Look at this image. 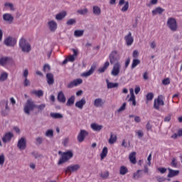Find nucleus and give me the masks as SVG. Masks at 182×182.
I'll return each instance as SVG.
<instances>
[{
  "label": "nucleus",
  "mask_w": 182,
  "mask_h": 182,
  "mask_svg": "<svg viewBox=\"0 0 182 182\" xmlns=\"http://www.w3.org/2000/svg\"><path fill=\"white\" fill-rule=\"evenodd\" d=\"M19 48L21 49V50L24 53H29L31 50H32V47L31 46V44L26 41V39L22 38L19 40Z\"/></svg>",
  "instance_id": "f257e3e1"
},
{
  "label": "nucleus",
  "mask_w": 182,
  "mask_h": 182,
  "mask_svg": "<svg viewBox=\"0 0 182 182\" xmlns=\"http://www.w3.org/2000/svg\"><path fill=\"white\" fill-rule=\"evenodd\" d=\"M36 109V105H35V102L32 100V99H29L26 101L24 107L23 112L26 114H31V112H33Z\"/></svg>",
  "instance_id": "f03ea898"
},
{
  "label": "nucleus",
  "mask_w": 182,
  "mask_h": 182,
  "mask_svg": "<svg viewBox=\"0 0 182 182\" xmlns=\"http://www.w3.org/2000/svg\"><path fill=\"white\" fill-rule=\"evenodd\" d=\"M167 27L172 32H176L178 28L177 26V20L173 17H170L168 18L166 22Z\"/></svg>",
  "instance_id": "7ed1b4c3"
},
{
  "label": "nucleus",
  "mask_w": 182,
  "mask_h": 182,
  "mask_svg": "<svg viewBox=\"0 0 182 182\" xmlns=\"http://www.w3.org/2000/svg\"><path fill=\"white\" fill-rule=\"evenodd\" d=\"M72 157H73V151H68L66 152H64L61 158L60 159L59 161H58V164H63V163H66V161H68V160L72 159Z\"/></svg>",
  "instance_id": "20e7f679"
},
{
  "label": "nucleus",
  "mask_w": 182,
  "mask_h": 182,
  "mask_svg": "<svg viewBox=\"0 0 182 182\" xmlns=\"http://www.w3.org/2000/svg\"><path fill=\"white\" fill-rule=\"evenodd\" d=\"M109 60L111 65H113V63H119L120 56L119 55V53H117V51L112 50L109 55Z\"/></svg>",
  "instance_id": "39448f33"
},
{
  "label": "nucleus",
  "mask_w": 182,
  "mask_h": 182,
  "mask_svg": "<svg viewBox=\"0 0 182 182\" xmlns=\"http://www.w3.org/2000/svg\"><path fill=\"white\" fill-rule=\"evenodd\" d=\"M17 40L15 38V37L9 36L6 38L4 41V45L6 46H9L10 48H14L16 45Z\"/></svg>",
  "instance_id": "423d86ee"
},
{
  "label": "nucleus",
  "mask_w": 182,
  "mask_h": 182,
  "mask_svg": "<svg viewBox=\"0 0 182 182\" xmlns=\"http://www.w3.org/2000/svg\"><path fill=\"white\" fill-rule=\"evenodd\" d=\"M160 106H164L163 95L158 96L157 99L154 100V107L156 110H160Z\"/></svg>",
  "instance_id": "0eeeda50"
},
{
  "label": "nucleus",
  "mask_w": 182,
  "mask_h": 182,
  "mask_svg": "<svg viewBox=\"0 0 182 182\" xmlns=\"http://www.w3.org/2000/svg\"><path fill=\"white\" fill-rule=\"evenodd\" d=\"M80 169V166L79 164L70 165L67 166L65 169V172L68 174H72V173H75L77 170Z\"/></svg>",
  "instance_id": "6e6552de"
},
{
  "label": "nucleus",
  "mask_w": 182,
  "mask_h": 182,
  "mask_svg": "<svg viewBox=\"0 0 182 182\" xmlns=\"http://www.w3.org/2000/svg\"><path fill=\"white\" fill-rule=\"evenodd\" d=\"M120 70H122V65L120 63H116L112 68L111 71L112 76L116 77L118 75H120Z\"/></svg>",
  "instance_id": "1a4fd4ad"
},
{
  "label": "nucleus",
  "mask_w": 182,
  "mask_h": 182,
  "mask_svg": "<svg viewBox=\"0 0 182 182\" xmlns=\"http://www.w3.org/2000/svg\"><path fill=\"white\" fill-rule=\"evenodd\" d=\"M14 19H15L14 15L10 13H5L3 14V21L9 25H11V23H14Z\"/></svg>",
  "instance_id": "9d476101"
},
{
  "label": "nucleus",
  "mask_w": 182,
  "mask_h": 182,
  "mask_svg": "<svg viewBox=\"0 0 182 182\" xmlns=\"http://www.w3.org/2000/svg\"><path fill=\"white\" fill-rule=\"evenodd\" d=\"M89 136V132L85 129H81L77 136V141L79 143H82V141H85V138Z\"/></svg>",
  "instance_id": "9b49d317"
},
{
  "label": "nucleus",
  "mask_w": 182,
  "mask_h": 182,
  "mask_svg": "<svg viewBox=\"0 0 182 182\" xmlns=\"http://www.w3.org/2000/svg\"><path fill=\"white\" fill-rule=\"evenodd\" d=\"M83 83V80L78 78L71 81L69 84H68L67 87L68 89H72L76 86H79V85H82Z\"/></svg>",
  "instance_id": "f8f14e48"
},
{
  "label": "nucleus",
  "mask_w": 182,
  "mask_h": 182,
  "mask_svg": "<svg viewBox=\"0 0 182 182\" xmlns=\"http://www.w3.org/2000/svg\"><path fill=\"white\" fill-rule=\"evenodd\" d=\"M124 39L126 42L127 46H132L134 42V38L132 36V32H129L128 34L124 36Z\"/></svg>",
  "instance_id": "ddd939ff"
},
{
  "label": "nucleus",
  "mask_w": 182,
  "mask_h": 182,
  "mask_svg": "<svg viewBox=\"0 0 182 182\" xmlns=\"http://www.w3.org/2000/svg\"><path fill=\"white\" fill-rule=\"evenodd\" d=\"M95 70H96V65H92L88 71L84 72L81 74V77H89V76H92V73H95Z\"/></svg>",
  "instance_id": "4468645a"
},
{
  "label": "nucleus",
  "mask_w": 182,
  "mask_h": 182,
  "mask_svg": "<svg viewBox=\"0 0 182 182\" xmlns=\"http://www.w3.org/2000/svg\"><path fill=\"white\" fill-rule=\"evenodd\" d=\"M17 147L19 150H25V149H26V139H25V137H21L18 140Z\"/></svg>",
  "instance_id": "2eb2a0df"
},
{
  "label": "nucleus",
  "mask_w": 182,
  "mask_h": 182,
  "mask_svg": "<svg viewBox=\"0 0 182 182\" xmlns=\"http://www.w3.org/2000/svg\"><path fill=\"white\" fill-rule=\"evenodd\" d=\"M49 30L51 32H55V31H56V29H58V23H56V21L51 20L50 21L48 22L47 23Z\"/></svg>",
  "instance_id": "dca6fc26"
},
{
  "label": "nucleus",
  "mask_w": 182,
  "mask_h": 182,
  "mask_svg": "<svg viewBox=\"0 0 182 182\" xmlns=\"http://www.w3.org/2000/svg\"><path fill=\"white\" fill-rule=\"evenodd\" d=\"M12 137H14V134L11 132H7L4 134V136L1 138L3 143H9L11 140H12Z\"/></svg>",
  "instance_id": "f3484780"
},
{
  "label": "nucleus",
  "mask_w": 182,
  "mask_h": 182,
  "mask_svg": "<svg viewBox=\"0 0 182 182\" xmlns=\"http://www.w3.org/2000/svg\"><path fill=\"white\" fill-rule=\"evenodd\" d=\"M106 103L105 100H103L102 98H96L94 100V106L95 107H102Z\"/></svg>",
  "instance_id": "a211bd4d"
},
{
  "label": "nucleus",
  "mask_w": 182,
  "mask_h": 182,
  "mask_svg": "<svg viewBox=\"0 0 182 182\" xmlns=\"http://www.w3.org/2000/svg\"><path fill=\"white\" fill-rule=\"evenodd\" d=\"M86 105V100L85 98L81 99L80 100L75 102V107H77L80 110L83 109V106Z\"/></svg>",
  "instance_id": "6ab92c4d"
},
{
  "label": "nucleus",
  "mask_w": 182,
  "mask_h": 182,
  "mask_svg": "<svg viewBox=\"0 0 182 182\" xmlns=\"http://www.w3.org/2000/svg\"><path fill=\"white\" fill-rule=\"evenodd\" d=\"M46 79L48 85H52L55 83V78H53V74L52 73H47L46 74Z\"/></svg>",
  "instance_id": "aec40b11"
},
{
  "label": "nucleus",
  "mask_w": 182,
  "mask_h": 182,
  "mask_svg": "<svg viewBox=\"0 0 182 182\" xmlns=\"http://www.w3.org/2000/svg\"><path fill=\"white\" fill-rule=\"evenodd\" d=\"M57 99L60 103L66 102V97H65V94H63V92L62 91L58 92Z\"/></svg>",
  "instance_id": "412c9836"
},
{
  "label": "nucleus",
  "mask_w": 182,
  "mask_h": 182,
  "mask_svg": "<svg viewBox=\"0 0 182 182\" xmlns=\"http://www.w3.org/2000/svg\"><path fill=\"white\" fill-rule=\"evenodd\" d=\"M169 173L168 174V177L169 178H171L173 177H176V176H178V174H180V171H176V170H173L171 168H168Z\"/></svg>",
  "instance_id": "4be33fe9"
},
{
  "label": "nucleus",
  "mask_w": 182,
  "mask_h": 182,
  "mask_svg": "<svg viewBox=\"0 0 182 182\" xmlns=\"http://www.w3.org/2000/svg\"><path fill=\"white\" fill-rule=\"evenodd\" d=\"M90 127L94 132H100L103 129V125H99L96 123H92Z\"/></svg>",
  "instance_id": "5701e85b"
},
{
  "label": "nucleus",
  "mask_w": 182,
  "mask_h": 182,
  "mask_svg": "<svg viewBox=\"0 0 182 182\" xmlns=\"http://www.w3.org/2000/svg\"><path fill=\"white\" fill-rule=\"evenodd\" d=\"M106 83H107V89H113L114 87H119V83L111 82L110 81H109L108 79L106 80Z\"/></svg>",
  "instance_id": "b1692460"
},
{
  "label": "nucleus",
  "mask_w": 182,
  "mask_h": 182,
  "mask_svg": "<svg viewBox=\"0 0 182 182\" xmlns=\"http://www.w3.org/2000/svg\"><path fill=\"white\" fill-rule=\"evenodd\" d=\"M92 12L95 15V16H100L102 14V9L98 6H93Z\"/></svg>",
  "instance_id": "393cba45"
},
{
  "label": "nucleus",
  "mask_w": 182,
  "mask_h": 182,
  "mask_svg": "<svg viewBox=\"0 0 182 182\" xmlns=\"http://www.w3.org/2000/svg\"><path fill=\"white\" fill-rule=\"evenodd\" d=\"M109 66H110V63H109V61H106L103 67H101L98 69L99 73H104V72L106 71V69H107Z\"/></svg>",
  "instance_id": "a878e982"
},
{
  "label": "nucleus",
  "mask_w": 182,
  "mask_h": 182,
  "mask_svg": "<svg viewBox=\"0 0 182 182\" xmlns=\"http://www.w3.org/2000/svg\"><path fill=\"white\" fill-rule=\"evenodd\" d=\"M143 177V173H141V170H137L136 172L133 173L134 180H139V178H141Z\"/></svg>",
  "instance_id": "bb28decb"
},
{
  "label": "nucleus",
  "mask_w": 182,
  "mask_h": 182,
  "mask_svg": "<svg viewBox=\"0 0 182 182\" xmlns=\"http://www.w3.org/2000/svg\"><path fill=\"white\" fill-rule=\"evenodd\" d=\"M50 116L52 119H63V114L59 112H50Z\"/></svg>",
  "instance_id": "cd10ccee"
},
{
  "label": "nucleus",
  "mask_w": 182,
  "mask_h": 182,
  "mask_svg": "<svg viewBox=\"0 0 182 182\" xmlns=\"http://www.w3.org/2000/svg\"><path fill=\"white\" fill-rule=\"evenodd\" d=\"M31 95H35V96H37V97H42V96H43V91L42 90H33L31 91Z\"/></svg>",
  "instance_id": "c85d7f7f"
},
{
  "label": "nucleus",
  "mask_w": 182,
  "mask_h": 182,
  "mask_svg": "<svg viewBox=\"0 0 182 182\" xmlns=\"http://www.w3.org/2000/svg\"><path fill=\"white\" fill-rule=\"evenodd\" d=\"M66 15H68V13L66 11H63L55 15V19L57 21H62V19L65 18Z\"/></svg>",
  "instance_id": "c756f323"
},
{
  "label": "nucleus",
  "mask_w": 182,
  "mask_h": 182,
  "mask_svg": "<svg viewBox=\"0 0 182 182\" xmlns=\"http://www.w3.org/2000/svg\"><path fill=\"white\" fill-rule=\"evenodd\" d=\"M129 159L130 163H132V164H136V163H137V161L136 160V152H132L129 154Z\"/></svg>",
  "instance_id": "7c9ffc66"
},
{
  "label": "nucleus",
  "mask_w": 182,
  "mask_h": 182,
  "mask_svg": "<svg viewBox=\"0 0 182 182\" xmlns=\"http://www.w3.org/2000/svg\"><path fill=\"white\" fill-rule=\"evenodd\" d=\"M164 12V9L161 7H156L155 9L152 10V14L157 15L159 14V15H161Z\"/></svg>",
  "instance_id": "2f4dec72"
},
{
  "label": "nucleus",
  "mask_w": 182,
  "mask_h": 182,
  "mask_svg": "<svg viewBox=\"0 0 182 182\" xmlns=\"http://www.w3.org/2000/svg\"><path fill=\"white\" fill-rule=\"evenodd\" d=\"M11 60V58L9 57H1L0 58V65L1 66H5L6 63H8V61Z\"/></svg>",
  "instance_id": "473e14b6"
},
{
  "label": "nucleus",
  "mask_w": 182,
  "mask_h": 182,
  "mask_svg": "<svg viewBox=\"0 0 182 182\" xmlns=\"http://www.w3.org/2000/svg\"><path fill=\"white\" fill-rule=\"evenodd\" d=\"M116 141H117V136L111 132L108 142L109 143V144H114Z\"/></svg>",
  "instance_id": "72a5a7b5"
},
{
  "label": "nucleus",
  "mask_w": 182,
  "mask_h": 182,
  "mask_svg": "<svg viewBox=\"0 0 182 182\" xmlns=\"http://www.w3.org/2000/svg\"><path fill=\"white\" fill-rule=\"evenodd\" d=\"M11 112V108L9 107H6L5 108H1V116H8Z\"/></svg>",
  "instance_id": "f704fd0d"
},
{
  "label": "nucleus",
  "mask_w": 182,
  "mask_h": 182,
  "mask_svg": "<svg viewBox=\"0 0 182 182\" xmlns=\"http://www.w3.org/2000/svg\"><path fill=\"white\" fill-rule=\"evenodd\" d=\"M127 173H129L127 167L122 166L119 168V174H121V176H124L125 174H127Z\"/></svg>",
  "instance_id": "c9c22d12"
},
{
  "label": "nucleus",
  "mask_w": 182,
  "mask_h": 182,
  "mask_svg": "<svg viewBox=\"0 0 182 182\" xmlns=\"http://www.w3.org/2000/svg\"><path fill=\"white\" fill-rule=\"evenodd\" d=\"M83 33H85V30H75L74 31V36L76 38H80V36H83Z\"/></svg>",
  "instance_id": "e433bc0d"
},
{
  "label": "nucleus",
  "mask_w": 182,
  "mask_h": 182,
  "mask_svg": "<svg viewBox=\"0 0 182 182\" xmlns=\"http://www.w3.org/2000/svg\"><path fill=\"white\" fill-rule=\"evenodd\" d=\"M4 6H5V8H9L10 11H11L12 12H14L15 11V6H14V4L11 3V2L5 3Z\"/></svg>",
  "instance_id": "4c0bfd02"
},
{
  "label": "nucleus",
  "mask_w": 182,
  "mask_h": 182,
  "mask_svg": "<svg viewBox=\"0 0 182 182\" xmlns=\"http://www.w3.org/2000/svg\"><path fill=\"white\" fill-rule=\"evenodd\" d=\"M8 103H9L8 100H2L0 102V107H1V109L9 107V106L8 105Z\"/></svg>",
  "instance_id": "58836bf2"
},
{
  "label": "nucleus",
  "mask_w": 182,
  "mask_h": 182,
  "mask_svg": "<svg viewBox=\"0 0 182 182\" xmlns=\"http://www.w3.org/2000/svg\"><path fill=\"white\" fill-rule=\"evenodd\" d=\"M107 147H104L100 154L101 160H103L107 156Z\"/></svg>",
  "instance_id": "ea45409f"
},
{
  "label": "nucleus",
  "mask_w": 182,
  "mask_h": 182,
  "mask_svg": "<svg viewBox=\"0 0 182 182\" xmlns=\"http://www.w3.org/2000/svg\"><path fill=\"white\" fill-rule=\"evenodd\" d=\"M137 65H140V60L139 59H134L132 64V69H134Z\"/></svg>",
  "instance_id": "a19ab883"
},
{
  "label": "nucleus",
  "mask_w": 182,
  "mask_h": 182,
  "mask_svg": "<svg viewBox=\"0 0 182 182\" xmlns=\"http://www.w3.org/2000/svg\"><path fill=\"white\" fill-rule=\"evenodd\" d=\"M75 103V96H71L67 102V105L68 106H72Z\"/></svg>",
  "instance_id": "79ce46f5"
},
{
  "label": "nucleus",
  "mask_w": 182,
  "mask_h": 182,
  "mask_svg": "<svg viewBox=\"0 0 182 182\" xmlns=\"http://www.w3.org/2000/svg\"><path fill=\"white\" fill-rule=\"evenodd\" d=\"M45 107H46V104L36 105V108L38 109V112H42L43 110H45Z\"/></svg>",
  "instance_id": "37998d69"
},
{
  "label": "nucleus",
  "mask_w": 182,
  "mask_h": 182,
  "mask_svg": "<svg viewBox=\"0 0 182 182\" xmlns=\"http://www.w3.org/2000/svg\"><path fill=\"white\" fill-rule=\"evenodd\" d=\"M8 79V74L6 73H1L0 76V80L1 82H5Z\"/></svg>",
  "instance_id": "c03bdc74"
},
{
  "label": "nucleus",
  "mask_w": 182,
  "mask_h": 182,
  "mask_svg": "<svg viewBox=\"0 0 182 182\" xmlns=\"http://www.w3.org/2000/svg\"><path fill=\"white\" fill-rule=\"evenodd\" d=\"M77 14H80V15H86L89 12V10L87 9H80L77 11Z\"/></svg>",
  "instance_id": "a18cd8bd"
},
{
  "label": "nucleus",
  "mask_w": 182,
  "mask_h": 182,
  "mask_svg": "<svg viewBox=\"0 0 182 182\" xmlns=\"http://www.w3.org/2000/svg\"><path fill=\"white\" fill-rule=\"evenodd\" d=\"M109 171H106V172H104V173H100V176L103 178L104 180H106V178H109Z\"/></svg>",
  "instance_id": "49530a36"
},
{
  "label": "nucleus",
  "mask_w": 182,
  "mask_h": 182,
  "mask_svg": "<svg viewBox=\"0 0 182 182\" xmlns=\"http://www.w3.org/2000/svg\"><path fill=\"white\" fill-rule=\"evenodd\" d=\"M152 99H154V94H153V92H149L146 95V100L148 102H150V101H151Z\"/></svg>",
  "instance_id": "de8ad7c7"
},
{
  "label": "nucleus",
  "mask_w": 182,
  "mask_h": 182,
  "mask_svg": "<svg viewBox=\"0 0 182 182\" xmlns=\"http://www.w3.org/2000/svg\"><path fill=\"white\" fill-rule=\"evenodd\" d=\"M171 166L172 167H174V168H177L178 164H177V159L176 158L172 159V161L171 162Z\"/></svg>",
  "instance_id": "09e8293b"
},
{
  "label": "nucleus",
  "mask_w": 182,
  "mask_h": 182,
  "mask_svg": "<svg viewBox=\"0 0 182 182\" xmlns=\"http://www.w3.org/2000/svg\"><path fill=\"white\" fill-rule=\"evenodd\" d=\"M129 9V1L125 2L124 6L122 8V12H127Z\"/></svg>",
  "instance_id": "8fccbe9b"
},
{
  "label": "nucleus",
  "mask_w": 182,
  "mask_h": 182,
  "mask_svg": "<svg viewBox=\"0 0 182 182\" xmlns=\"http://www.w3.org/2000/svg\"><path fill=\"white\" fill-rule=\"evenodd\" d=\"M46 137H53V129H48L46 132Z\"/></svg>",
  "instance_id": "3c124183"
},
{
  "label": "nucleus",
  "mask_w": 182,
  "mask_h": 182,
  "mask_svg": "<svg viewBox=\"0 0 182 182\" xmlns=\"http://www.w3.org/2000/svg\"><path fill=\"white\" fill-rule=\"evenodd\" d=\"M146 129L148 132H151L153 129V125L150 123V121H149L146 124Z\"/></svg>",
  "instance_id": "603ef678"
},
{
  "label": "nucleus",
  "mask_w": 182,
  "mask_h": 182,
  "mask_svg": "<svg viewBox=\"0 0 182 182\" xmlns=\"http://www.w3.org/2000/svg\"><path fill=\"white\" fill-rule=\"evenodd\" d=\"M75 23H76V19L75 18H70L66 22V24L69 26L75 25Z\"/></svg>",
  "instance_id": "864d4df0"
},
{
  "label": "nucleus",
  "mask_w": 182,
  "mask_h": 182,
  "mask_svg": "<svg viewBox=\"0 0 182 182\" xmlns=\"http://www.w3.org/2000/svg\"><path fill=\"white\" fill-rule=\"evenodd\" d=\"M5 163V155L4 154L0 155V166H4Z\"/></svg>",
  "instance_id": "5fc2aeb1"
},
{
  "label": "nucleus",
  "mask_w": 182,
  "mask_h": 182,
  "mask_svg": "<svg viewBox=\"0 0 182 182\" xmlns=\"http://www.w3.org/2000/svg\"><path fill=\"white\" fill-rule=\"evenodd\" d=\"M43 143V139L42 137L38 136L36 139V144H42Z\"/></svg>",
  "instance_id": "6e6d98bb"
},
{
  "label": "nucleus",
  "mask_w": 182,
  "mask_h": 182,
  "mask_svg": "<svg viewBox=\"0 0 182 182\" xmlns=\"http://www.w3.org/2000/svg\"><path fill=\"white\" fill-rule=\"evenodd\" d=\"M43 70V72H49L50 70V65L49 64L44 65Z\"/></svg>",
  "instance_id": "4d7b16f0"
},
{
  "label": "nucleus",
  "mask_w": 182,
  "mask_h": 182,
  "mask_svg": "<svg viewBox=\"0 0 182 182\" xmlns=\"http://www.w3.org/2000/svg\"><path fill=\"white\" fill-rule=\"evenodd\" d=\"M136 134H137L139 139H141V137H143V136H144V133L143 132V131H141L140 129L136 132Z\"/></svg>",
  "instance_id": "13d9d810"
},
{
  "label": "nucleus",
  "mask_w": 182,
  "mask_h": 182,
  "mask_svg": "<svg viewBox=\"0 0 182 182\" xmlns=\"http://www.w3.org/2000/svg\"><path fill=\"white\" fill-rule=\"evenodd\" d=\"M31 154L35 159H39L40 157H42V155L39 154L38 152L33 151Z\"/></svg>",
  "instance_id": "bf43d9fd"
},
{
  "label": "nucleus",
  "mask_w": 182,
  "mask_h": 182,
  "mask_svg": "<svg viewBox=\"0 0 182 182\" xmlns=\"http://www.w3.org/2000/svg\"><path fill=\"white\" fill-rule=\"evenodd\" d=\"M124 110H126V102H124L123 105L118 109V112H123Z\"/></svg>",
  "instance_id": "052dcab7"
},
{
  "label": "nucleus",
  "mask_w": 182,
  "mask_h": 182,
  "mask_svg": "<svg viewBox=\"0 0 182 182\" xmlns=\"http://www.w3.org/2000/svg\"><path fill=\"white\" fill-rule=\"evenodd\" d=\"M163 85H170V78H165L162 80Z\"/></svg>",
  "instance_id": "680f3d73"
},
{
  "label": "nucleus",
  "mask_w": 182,
  "mask_h": 182,
  "mask_svg": "<svg viewBox=\"0 0 182 182\" xmlns=\"http://www.w3.org/2000/svg\"><path fill=\"white\" fill-rule=\"evenodd\" d=\"M23 85L26 87L31 86V81L28 80V78H25V80L23 82Z\"/></svg>",
  "instance_id": "e2e57ef3"
},
{
  "label": "nucleus",
  "mask_w": 182,
  "mask_h": 182,
  "mask_svg": "<svg viewBox=\"0 0 182 182\" xmlns=\"http://www.w3.org/2000/svg\"><path fill=\"white\" fill-rule=\"evenodd\" d=\"M157 170L158 171H160L161 174H164V173L167 171V169L166 168H161V167L158 168Z\"/></svg>",
  "instance_id": "0e129e2a"
},
{
  "label": "nucleus",
  "mask_w": 182,
  "mask_h": 182,
  "mask_svg": "<svg viewBox=\"0 0 182 182\" xmlns=\"http://www.w3.org/2000/svg\"><path fill=\"white\" fill-rule=\"evenodd\" d=\"M129 102H132L133 106H136V97H130Z\"/></svg>",
  "instance_id": "69168bd1"
},
{
  "label": "nucleus",
  "mask_w": 182,
  "mask_h": 182,
  "mask_svg": "<svg viewBox=\"0 0 182 182\" xmlns=\"http://www.w3.org/2000/svg\"><path fill=\"white\" fill-rule=\"evenodd\" d=\"M150 46L151 49H156V46H157V43L156 41H152L150 43Z\"/></svg>",
  "instance_id": "338daca9"
},
{
  "label": "nucleus",
  "mask_w": 182,
  "mask_h": 182,
  "mask_svg": "<svg viewBox=\"0 0 182 182\" xmlns=\"http://www.w3.org/2000/svg\"><path fill=\"white\" fill-rule=\"evenodd\" d=\"M156 180L158 182H164V181H166V180H167V178H166L164 177H157Z\"/></svg>",
  "instance_id": "774afa93"
}]
</instances>
